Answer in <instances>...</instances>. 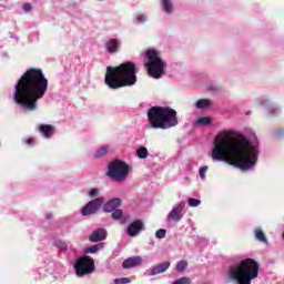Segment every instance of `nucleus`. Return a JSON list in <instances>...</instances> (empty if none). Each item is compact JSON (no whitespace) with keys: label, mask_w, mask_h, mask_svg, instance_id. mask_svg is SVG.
<instances>
[{"label":"nucleus","mask_w":284,"mask_h":284,"mask_svg":"<svg viewBox=\"0 0 284 284\" xmlns=\"http://www.w3.org/2000/svg\"><path fill=\"white\" fill-rule=\"evenodd\" d=\"M258 154H261L258 139L250 140L241 132L223 131L213 141L211 159L229 163L242 172H250L256 168Z\"/></svg>","instance_id":"f257e3e1"},{"label":"nucleus","mask_w":284,"mask_h":284,"mask_svg":"<svg viewBox=\"0 0 284 284\" xmlns=\"http://www.w3.org/2000/svg\"><path fill=\"white\" fill-rule=\"evenodd\" d=\"M45 92H48V78L43 70L31 68L18 79L12 99L24 112H37L39 100L45 97Z\"/></svg>","instance_id":"f03ea898"},{"label":"nucleus","mask_w":284,"mask_h":284,"mask_svg":"<svg viewBox=\"0 0 284 284\" xmlns=\"http://www.w3.org/2000/svg\"><path fill=\"white\" fill-rule=\"evenodd\" d=\"M136 64L124 62L118 67H108L104 83L110 90H119L136 83Z\"/></svg>","instance_id":"7ed1b4c3"},{"label":"nucleus","mask_w":284,"mask_h":284,"mask_svg":"<svg viewBox=\"0 0 284 284\" xmlns=\"http://www.w3.org/2000/svg\"><path fill=\"white\" fill-rule=\"evenodd\" d=\"M258 270L261 265L256 261L246 258L229 268L227 280L234 284H252L254 278H258Z\"/></svg>","instance_id":"20e7f679"},{"label":"nucleus","mask_w":284,"mask_h":284,"mask_svg":"<svg viewBox=\"0 0 284 284\" xmlns=\"http://www.w3.org/2000/svg\"><path fill=\"white\" fill-rule=\"evenodd\" d=\"M148 121L150 123L148 130H170L179 125V120L176 119V112L174 109L153 106L148 111Z\"/></svg>","instance_id":"39448f33"},{"label":"nucleus","mask_w":284,"mask_h":284,"mask_svg":"<svg viewBox=\"0 0 284 284\" xmlns=\"http://www.w3.org/2000/svg\"><path fill=\"white\" fill-rule=\"evenodd\" d=\"M144 68L152 79H161L168 70V62L163 59L161 51L148 49L144 52Z\"/></svg>","instance_id":"423d86ee"},{"label":"nucleus","mask_w":284,"mask_h":284,"mask_svg":"<svg viewBox=\"0 0 284 284\" xmlns=\"http://www.w3.org/2000/svg\"><path fill=\"white\" fill-rule=\"evenodd\" d=\"M132 172V166L126 164L123 160H113L109 163L106 176L115 183H123L128 181Z\"/></svg>","instance_id":"0eeeda50"},{"label":"nucleus","mask_w":284,"mask_h":284,"mask_svg":"<svg viewBox=\"0 0 284 284\" xmlns=\"http://www.w3.org/2000/svg\"><path fill=\"white\" fill-rule=\"evenodd\" d=\"M77 276H88L94 272V260L90 256L80 257L73 265Z\"/></svg>","instance_id":"6e6552de"},{"label":"nucleus","mask_w":284,"mask_h":284,"mask_svg":"<svg viewBox=\"0 0 284 284\" xmlns=\"http://www.w3.org/2000/svg\"><path fill=\"white\" fill-rule=\"evenodd\" d=\"M184 210L185 202H179L175 204L166 215V223L169 225L172 223H181V221H183V216H185Z\"/></svg>","instance_id":"1a4fd4ad"},{"label":"nucleus","mask_w":284,"mask_h":284,"mask_svg":"<svg viewBox=\"0 0 284 284\" xmlns=\"http://www.w3.org/2000/svg\"><path fill=\"white\" fill-rule=\"evenodd\" d=\"M105 203V197H95L89 201L81 210L82 216H92V214H97L103 204Z\"/></svg>","instance_id":"9d476101"},{"label":"nucleus","mask_w":284,"mask_h":284,"mask_svg":"<svg viewBox=\"0 0 284 284\" xmlns=\"http://www.w3.org/2000/svg\"><path fill=\"white\" fill-rule=\"evenodd\" d=\"M104 49L109 52V54H118L121 52V40L116 38H111L104 43Z\"/></svg>","instance_id":"9b49d317"},{"label":"nucleus","mask_w":284,"mask_h":284,"mask_svg":"<svg viewBox=\"0 0 284 284\" xmlns=\"http://www.w3.org/2000/svg\"><path fill=\"white\" fill-rule=\"evenodd\" d=\"M121 203H122L121 199L113 197L102 204L103 212H106V213L114 212V210H119V207H121Z\"/></svg>","instance_id":"f8f14e48"},{"label":"nucleus","mask_w":284,"mask_h":284,"mask_svg":"<svg viewBox=\"0 0 284 284\" xmlns=\"http://www.w3.org/2000/svg\"><path fill=\"white\" fill-rule=\"evenodd\" d=\"M160 7L164 14L168 17L174 14L176 8L174 7V0H160Z\"/></svg>","instance_id":"ddd939ff"},{"label":"nucleus","mask_w":284,"mask_h":284,"mask_svg":"<svg viewBox=\"0 0 284 284\" xmlns=\"http://www.w3.org/2000/svg\"><path fill=\"white\" fill-rule=\"evenodd\" d=\"M142 230H143V222H141V220H136L129 225L128 234L129 236H132V237L139 236Z\"/></svg>","instance_id":"4468645a"},{"label":"nucleus","mask_w":284,"mask_h":284,"mask_svg":"<svg viewBox=\"0 0 284 284\" xmlns=\"http://www.w3.org/2000/svg\"><path fill=\"white\" fill-rule=\"evenodd\" d=\"M141 263H143L142 256H132V257L126 258L122 263V267L124 270H132V267H139V265H141Z\"/></svg>","instance_id":"2eb2a0df"},{"label":"nucleus","mask_w":284,"mask_h":284,"mask_svg":"<svg viewBox=\"0 0 284 284\" xmlns=\"http://www.w3.org/2000/svg\"><path fill=\"white\" fill-rule=\"evenodd\" d=\"M106 237L108 231H105L104 229H98L92 232V234L89 237V241L91 243H99L100 241H105Z\"/></svg>","instance_id":"dca6fc26"},{"label":"nucleus","mask_w":284,"mask_h":284,"mask_svg":"<svg viewBox=\"0 0 284 284\" xmlns=\"http://www.w3.org/2000/svg\"><path fill=\"white\" fill-rule=\"evenodd\" d=\"M168 270H170V262H164V263H161V264H156L155 266H153L151 268L148 276H156L159 274H163V273L168 272Z\"/></svg>","instance_id":"f3484780"},{"label":"nucleus","mask_w":284,"mask_h":284,"mask_svg":"<svg viewBox=\"0 0 284 284\" xmlns=\"http://www.w3.org/2000/svg\"><path fill=\"white\" fill-rule=\"evenodd\" d=\"M38 130L44 139H52V136L54 135V126L53 125L40 124V125H38Z\"/></svg>","instance_id":"a211bd4d"},{"label":"nucleus","mask_w":284,"mask_h":284,"mask_svg":"<svg viewBox=\"0 0 284 284\" xmlns=\"http://www.w3.org/2000/svg\"><path fill=\"white\" fill-rule=\"evenodd\" d=\"M254 103H255V105H258L260 108H264V110H266L274 102H272V99H270V97H267V95H260V97L255 98Z\"/></svg>","instance_id":"6ab92c4d"},{"label":"nucleus","mask_w":284,"mask_h":284,"mask_svg":"<svg viewBox=\"0 0 284 284\" xmlns=\"http://www.w3.org/2000/svg\"><path fill=\"white\" fill-rule=\"evenodd\" d=\"M214 103L210 99H200L195 102V108L197 110H209Z\"/></svg>","instance_id":"aec40b11"},{"label":"nucleus","mask_w":284,"mask_h":284,"mask_svg":"<svg viewBox=\"0 0 284 284\" xmlns=\"http://www.w3.org/2000/svg\"><path fill=\"white\" fill-rule=\"evenodd\" d=\"M254 234H255L256 241H260V243H267V237L265 236V233L261 227H255Z\"/></svg>","instance_id":"412c9836"},{"label":"nucleus","mask_w":284,"mask_h":284,"mask_svg":"<svg viewBox=\"0 0 284 284\" xmlns=\"http://www.w3.org/2000/svg\"><path fill=\"white\" fill-rule=\"evenodd\" d=\"M266 114L270 116H278L281 114V108L274 105V102L266 109Z\"/></svg>","instance_id":"4be33fe9"},{"label":"nucleus","mask_w":284,"mask_h":284,"mask_svg":"<svg viewBox=\"0 0 284 284\" xmlns=\"http://www.w3.org/2000/svg\"><path fill=\"white\" fill-rule=\"evenodd\" d=\"M108 152H110V145H103L95 151L94 159H101V156H105Z\"/></svg>","instance_id":"5701e85b"},{"label":"nucleus","mask_w":284,"mask_h":284,"mask_svg":"<svg viewBox=\"0 0 284 284\" xmlns=\"http://www.w3.org/2000/svg\"><path fill=\"white\" fill-rule=\"evenodd\" d=\"M133 21H134V23H141V24H143V23H148V14H145V13H135L134 16H133Z\"/></svg>","instance_id":"b1692460"},{"label":"nucleus","mask_w":284,"mask_h":284,"mask_svg":"<svg viewBox=\"0 0 284 284\" xmlns=\"http://www.w3.org/2000/svg\"><path fill=\"white\" fill-rule=\"evenodd\" d=\"M136 156H138V159H148V156H150V152L148 151V148L140 146L136 150Z\"/></svg>","instance_id":"393cba45"},{"label":"nucleus","mask_w":284,"mask_h":284,"mask_svg":"<svg viewBox=\"0 0 284 284\" xmlns=\"http://www.w3.org/2000/svg\"><path fill=\"white\" fill-rule=\"evenodd\" d=\"M210 123H212V118L210 116H202L196 121V125H201L202 128L210 125Z\"/></svg>","instance_id":"a878e982"},{"label":"nucleus","mask_w":284,"mask_h":284,"mask_svg":"<svg viewBox=\"0 0 284 284\" xmlns=\"http://www.w3.org/2000/svg\"><path fill=\"white\" fill-rule=\"evenodd\" d=\"M100 250H103V245L101 244H95L92 246H89L84 250L85 254H97Z\"/></svg>","instance_id":"bb28decb"},{"label":"nucleus","mask_w":284,"mask_h":284,"mask_svg":"<svg viewBox=\"0 0 284 284\" xmlns=\"http://www.w3.org/2000/svg\"><path fill=\"white\" fill-rule=\"evenodd\" d=\"M100 194H101V189H98V187H93L88 191L89 199H101V196H99Z\"/></svg>","instance_id":"cd10ccee"},{"label":"nucleus","mask_w":284,"mask_h":284,"mask_svg":"<svg viewBox=\"0 0 284 284\" xmlns=\"http://www.w3.org/2000/svg\"><path fill=\"white\" fill-rule=\"evenodd\" d=\"M112 219L114 221H120V219H123V210L115 209L114 211H112Z\"/></svg>","instance_id":"c85d7f7f"},{"label":"nucleus","mask_w":284,"mask_h":284,"mask_svg":"<svg viewBox=\"0 0 284 284\" xmlns=\"http://www.w3.org/2000/svg\"><path fill=\"white\" fill-rule=\"evenodd\" d=\"M187 203H189V207H199V205H201V200L194 199V197H190L187 200Z\"/></svg>","instance_id":"c756f323"},{"label":"nucleus","mask_w":284,"mask_h":284,"mask_svg":"<svg viewBox=\"0 0 284 284\" xmlns=\"http://www.w3.org/2000/svg\"><path fill=\"white\" fill-rule=\"evenodd\" d=\"M187 267V261L182 260L180 262H178L176 264V271L178 272H184V270Z\"/></svg>","instance_id":"7c9ffc66"},{"label":"nucleus","mask_w":284,"mask_h":284,"mask_svg":"<svg viewBox=\"0 0 284 284\" xmlns=\"http://www.w3.org/2000/svg\"><path fill=\"white\" fill-rule=\"evenodd\" d=\"M207 170H209L207 166H201L199 169V176H200L201 181H205V174H207Z\"/></svg>","instance_id":"2f4dec72"},{"label":"nucleus","mask_w":284,"mask_h":284,"mask_svg":"<svg viewBox=\"0 0 284 284\" xmlns=\"http://www.w3.org/2000/svg\"><path fill=\"white\" fill-rule=\"evenodd\" d=\"M57 247H59V250H61L62 252H65V250H68V243H65L64 241L58 240L55 242Z\"/></svg>","instance_id":"473e14b6"},{"label":"nucleus","mask_w":284,"mask_h":284,"mask_svg":"<svg viewBox=\"0 0 284 284\" xmlns=\"http://www.w3.org/2000/svg\"><path fill=\"white\" fill-rule=\"evenodd\" d=\"M192 280L190 277H180L173 282V284H190Z\"/></svg>","instance_id":"72a5a7b5"},{"label":"nucleus","mask_w":284,"mask_h":284,"mask_svg":"<svg viewBox=\"0 0 284 284\" xmlns=\"http://www.w3.org/2000/svg\"><path fill=\"white\" fill-rule=\"evenodd\" d=\"M114 283L115 284H130V283H132V280H130L129 277L115 278Z\"/></svg>","instance_id":"f704fd0d"},{"label":"nucleus","mask_w":284,"mask_h":284,"mask_svg":"<svg viewBox=\"0 0 284 284\" xmlns=\"http://www.w3.org/2000/svg\"><path fill=\"white\" fill-rule=\"evenodd\" d=\"M165 234H168V231H165V229H160L155 232L156 239H165Z\"/></svg>","instance_id":"c9c22d12"},{"label":"nucleus","mask_w":284,"mask_h":284,"mask_svg":"<svg viewBox=\"0 0 284 284\" xmlns=\"http://www.w3.org/2000/svg\"><path fill=\"white\" fill-rule=\"evenodd\" d=\"M23 142L29 145L30 148H32V145H34L37 143V141L34 140V138H26L23 140Z\"/></svg>","instance_id":"e433bc0d"},{"label":"nucleus","mask_w":284,"mask_h":284,"mask_svg":"<svg viewBox=\"0 0 284 284\" xmlns=\"http://www.w3.org/2000/svg\"><path fill=\"white\" fill-rule=\"evenodd\" d=\"M22 10L24 11V12H32V4H30V3H24L23 4V7H22Z\"/></svg>","instance_id":"4c0bfd02"},{"label":"nucleus","mask_w":284,"mask_h":284,"mask_svg":"<svg viewBox=\"0 0 284 284\" xmlns=\"http://www.w3.org/2000/svg\"><path fill=\"white\" fill-rule=\"evenodd\" d=\"M209 90L213 91V92H216V90H219V87L216 85H212L209 88Z\"/></svg>","instance_id":"58836bf2"},{"label":"nucleus","mask_w":284,"mask_h":284,"mask_svg":"<svg viewBox=\"0 0 284 284\" xmlns=\"http://www.w3.org/2000/svg\"><path fill=\"white\" fill-rule=\"evenodd\" d=\"M48 219H52V215H48Z\"/></svg>","instance_id":"ea45409f"},{"label":"nucleus","mask_w":284,"mask_h":284,"mask_svg":"<svg viewBox=\"0 0 284 284\" xmlns=\"http://www.w3.org/2000/svg\"><path fill=\"white\" fill-rule=\"evenodd\" d=\"M203 284H212V283H210V282H205V283H203Z\"/></svg>","instance_id":"a19ab883"}]
</instances>
